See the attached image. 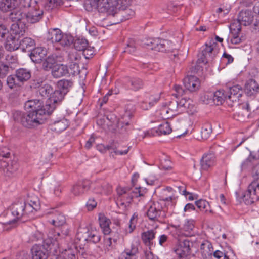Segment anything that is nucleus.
Segmentation results:
<instances>
[{
    "label": "nucleus",
    "instance_id": "17",
    "mask_svg": "<svg viewBox=\"0 0 259 259\" xmlns=\"http://www.w3.org/2000/svg\"><path fill=\"white\" fill-rule=\"evenodd\" d=\"M215 163V156L213 152H210L205 153L201 160V166L203 170H207L214 165Z\"/></svg>",
    "mask_w": 259,
    "mask_h": 259
},
{
    "label": "nucleus",
    "instance_id": "9",
    "mask_svg": "<svg viewBox=\"0 0 259 259\" xmlns=\"http://www.w3.org/2000/svg\"><path fill=\"white\" fill-rule=\"evenodd\" d=\"M33 3L34 5H32L28 12L26 13L27 22L30 23L38 22L42 18L44 14L38 1H34Z\"/></svg>",
    "mask_w": 259,
    "mask_h": 259
},
{
    "label": "nucleus",
    "instance_id": "34",
    "mask_svg": "<svg viewBox=\"0 0 259 259\" xmlns=\"http://www.w3.org/2000/svg\"><path fill=\"white\" fill-rule=\"evenodd\" d=\"M73 82L71 79H61L57 82V85L58 89L66 94L72 87Z\"/></svg>",
    "mask_w": 259,
    "mask_h": 259
},
{
    "label": "nucleus",
    "instance_id": "33",
    "mask_svg": "<svg viewBox=\"0 0 259 259\" xmlns=\"http://www.w3.org/2000/svg\"><path fill=\"white\" fill-rule=\"evenodd\" d=\"M9 18L14 22H26V13H23L20 10H14L9 15Z\"/></svg>",
    "mask_w": 259,
    "mask_h": 259
},
{
    "label": "nucleus",
    "instance_id": "11",
    "mask_svg": "<svg viewBox=\"0 0 259 259\" xmlns=\"http://www.w3.org/2000/svg\"><path fill=\"white\" fill-rule=\"evenodd\" d=\"M161 115L165 118H169L180 113L178 101L173 100L168 104L164 103L160 110Z\"/></svg>",
    "mask_w": 259,
    "mask_h": 259
},
{
    "label": "nucleus",
    "instance_id": "55",
    "mask_svg": "<svg viewBox=\"0 0 259 259\" xmlns=\"http://www.w3.org/2000/svg\"><path fill=\"white\" fill-rule=\"evenodd\" d=\"M190 102L191 100L190 99L186 100L185 98H182L178 101L180 112H183L187 108H190V106H191Z\"/></svg>",
    "mask_w": 259,
    "mask_h": 259
},
{
    "label": "nucleus",
    "instance_id": "21",
    "mask_svg": "<svg viewBox=\"0 0 259 259\" xmlns=\"http://www.w3.org/2000/svg\"><path fill=\"white\" fill-rule=\"evenodd\" d=\"M32 259H47V250L42 245H35L31 250Z\"/></svg>",
    "mask_w": 259,
    "mask_h": 259
},
{
    "label": "nucleus",
    "instance_id": "23",
    "mask_svg": "<svg viewBox=\"0 0 259 259\" xmlns=\"http://www.w3.org/2000/svg\"><path fill=\"white\" fill-rule=\"evenodd\" d=\"M68 73V67L62 64H57L51 70V74L55 78H59Z\"/></svg>",
    "mask_w": 259,
    "mask_h": 259
},
{
    "label": "nucleus",
    "instance_id": "7",
    "mask_svg": "<svg viewBox=\"0 0 259 259\" xmlns=\"http://www.w3.org/2000/svg\"><path fill=\"white\" fill-rule=\"evenodd\" d=\"M145 192V190L140 187L131 189L123 196L117 198V204L123 209L125 208L129 205L134 197L143 196Z\"/></svg>",
    "mask_w": 259,
    "mask_h": 259
},
{
    "label": "nucleus",
    "instance_id": "30",
    "mask_svg": "<svg viewBox=\"0 0 259 259\" xmlns=\"http://www.w3.org/2000/svg\"><path fill=\"white\" fill-rule=\"evenodd\" d=\"M88 45V42L87 40L83 38H77L74 41L75 49L77 51H82L85 58H87L86 55H89L87 52L89 51Z\"/></svg>",
    "mask_w": 259,
    "mask_h": 259
},
{
    "label": "nucleus",
    "instance_id": "13",
    "mask_svg": "<svg viewBox=\"0 0 259 259\" xmlns=\"http://www.w3.org/2000/svg\"><path fill=\"white\" fill-rule=\"evenodd\" d=\"M253 21V16L250 11L242 10L240 12L238 16V22L235 24V27H240L241 25L247 26L250 25Z\"/></svg>",
    "mask_w": 259,
    "mask_h": 259
},
{
    "label": "nucleus",
    "instance_id": "51",
    "mask_svg": "<svg viewBox=\"0 0 259 259\" xmlns=\"http://www.w3.org/2000/svg\"><path fill=\"white\" fill-rule=\"evenodd\" d=\"M160 166L162 169L170 170L171 169V163L169 158L167 156L163 155L160 159Z\"/></svg>",
    "mask_w": 259,
    "mask_h": 259
},
{
    "label": "nucleus",
    "instance_id": "8",
    "mask_svg": "<svg viewBox=\"0 0 259 259\" xmlns=\"http://www.w3.org/2000/svg\"><path fill=\"white\" fill-rule=\"evenodd\" d=\"M217 44L210 43V45L206 44L205 48L202 51L201 56L197 60V63H204L212 61L217 55L219 53V49L216 48Z\"/></svg>",
    "mask_w": 259,
    "mask_h": 259
},
{
    "label": "nucleus",
    "instance_id": "56",
    "mask_svg": "<svg viewBox=\"0 0 259 259\" xmlns=\"http://www.w3.org/2000/svg\"><path fill=\"white\" fill-rule=\"evenodd\" d=\"M89 234L88 241L92 242L94 243H97L100 241L101 236L96 230H91L89 231Z\"/></svg>",
    "mask_w": 259,
    "mask_h": 259
},
{
    "label": "nucleus",
    "instance_id": "24",
    "mask_svg": "<svg viewBox=\"0 0 259 259\" xmlns=\"http://www.w3.org/2000/svg\"><path fill=\"white\" fill-rule=\"evenodd\" d=\"M15 76L20 83L23 84L31 78V72L28 69L21 68L15 71Z\"/></svg>",
    "mask_w": 259,
    "mask_h": 259
},
{
    "label": "nucleus",
    "instance_id": "62",
    "mask_svg": "<svg viewBox=\"0 0 259 259\" xmlns=\"http://www.w3.org/2000/svg\"><path fill=\"white\" fill-rule=\"evenodd\" d=\"M174 89L176 92L175 94L173 95L175 96L177 98L181 97L186 94V91L184 90L181 85L175 84L174 87Z\"/></svg>",
    "mask_w": 259,
    "mask_h": 259
},
{
    "label": "nucleus",
    "instance_id": "4",
    "mask_svg": "<svg viewBox=\"0 0 259 259\" xmlns=\"http://www.w3.org/2000/svg\"><path fill=\"white\" fill-rule=\"evenodd\" d=\"M175 198L174 197L163 198L160 200V202H153L150 203L149 207L147 212L148 218L152 221H159V219L164 217V211L163 210L162 204L164 202H170L171 205L172 206L175 203Z\"/></svg>",
    "mask_w": 259,
    "mask_h": 259
},
{
    "label": "nucleus",
    "instance_id": "46",
    "mask_svg": "<svg viewBox=\"0 0 259 259\" xmlns=\"http://www.w3.org/2000/svg\"><path fill=\"white\" fill-rule=\"evenodd\" d=\"M61 229H56L54 231V237H55V239H57V237H61L62 238H64L69 234V229L68 227L65 224L63 226H60Z\"/></svg>",
    "mask_w": 259,
    "mask_h": 259
},
{
    "label": "nucleus",
    "instance_id": "42",
    "mask_svg": "<svg viewBox=\"0 0 259 259\" xmlns=\"http://www.w3.org/2000/svg\"><path fill=\"white\" fill-rule=\"evenodd\" d=\"M65 95V94H64L63 92L58 89V90L53 92V93L50 97V102L54 104L60 103L63 100Z\"/></svg>",
    "mask_w": 259,
    "mask_h": 259
},
{
    "label": "nucleus",
    "instance_id": "44",
    "mask_svg": "<svg viewBox=\"0 0 259 259\" xmlns=\"http://www.w3.org/2000/svg\"><path fill=\"white\" fill-rule=\"evenodd\" d=\"M134 111L135 108L132 104H128L126 106L124 113L122 115V118L125 122V124L126 126H128L130 125L129 122L127 121V119H130L132 118Z\"/></svg>",
    "mask_w": 259,
    "mask_h": 259
},
{
    "label": "nucleus",
    "instance_id": "59",
    "mask_svg": "<svg viewBox=\"0 0 259 259\" xmlns=\"http://www.w3.org/2000/svg\"><path fill=\"white\" fill-rule=\"evenodd\" d=\"M252 175L253 180L251 182L258 184L259 187V164L253 167Z\"/></svg>",
    "mask_w": 259,
    "mask_h": 259
},
{
    "label": "nucleus",
    "instance_id": "5",
    "mask_svg": "<svg viewBox=\"0 0 259 259\" xmlns=\"http://www.w3.org/2000/svg\"><path fill=\"white\" fill-rule=\"evenodd\" d=\"M236 195L240 202L243 201L246 205H250L259 200L258 184L255 182H251L245 192L241 194L236 192Z\"/></svg>",
    "mask_w": 259,
    "mask_h": 259
},
{
    "label": "nucleus",
    "instance_id": "45",
    "mask_svg": "<svg viewBox=\"0 0 259 259\" xmlns=\"http://www.w3.org/2000/svg\"><path fill=\"white\" fill-rule=\"evenodd\" d=\"M159 100L158 97L150 96L149 100H146L141 103V108L143 110H148L152 107L155 103H156Z\"/></svg>",
    "mask_w": 259,
    "mask_h": 259
},
{
    "label": "nucleus",
    "instance_id": "40",
    "mask_svg": "<svg viewBox=\"0 0 259 259\" xmlns=\"http://www.w3.org/2000/svg\"><path fill=\"white\" fill-rule=\"evenodd\" d=\"M20 48L23 52H26L28 49L30 50L35 45V41L30 37H25L21 41H19Z\"/></svg>",
    "mask_w": 259,
    "mask_h": 259
},
{
    "label": "nucleus",
    "instance_id": "53",
    "mask_svg": "<svg viewBox=\"0 0 259 259\" xmlns=\"http://www.w3.org/2000/svg\"><path fill=\"white\" fill-rule=\"evenodd\" d=\"M62 3V0H48L44 5L45 9L51 11Z\"/></svg>",
    "mask_w": 259,
    "mask_h": 259
},
{
    "label": "nucleus",
    "instance_id": "47",
    "mask_svg": "<svg viewBox=\"0 0 259 259\" xmlns=\"http://www.w3.org/2000/svg\"><path fill=\"white\" fill-rule=\"evenodd\" d=\"M53 89L52 86L49 84L45 83L39 89L40 95L44 97H50L53 93Z\"/></svg>",
    "mask_w": 259,
    "mask_h": 259
},
{
    "label": "nucleus",
    "instance_id": "6",
    "mask_svg": "<svg viewBox=\"0 0 259 259\" xmlns=\"http://www.w3.org/2000/svg\"><path fill=\"white\" fill-rule=\"evenodd\" d=\"M47 39L52 43H57L62 47L70 46L73 42V37L68 34H63L57 28L50 29L47 34Z\"/></svg>",
    "mask_w": 259,
    "mask_h": 259
},
{
    "label": "nucleus",
    "instance_id": "52",
    "mask_svg": "<svg viewBox=\"0 0 259 259\" xmlns=\"http://www.w3.org/2000/svg\"><path fill=\"white\" fill-rule=\"evenodd\" d=\"M212 133V127L210 124L206 123L202 127L201 136L203 139H207Z\"/></svg>",
    "mask_w": 259,
    "mask_h": 259
},
{
    "label": "nucleus",
    "instance_id": "14",
    "mask_svg": "<svg viewBox=\"0 0 259 259\" xmlns=\"http://www.w3.org/2000/svg\"><path fill=\"white\" fill-rule=\"evenodd\" d=\"M25 109L27 112H34L35 113H39L40 111L47 114L46 109L43 108L42 102L39 100H31L27 101L24 105ZM49 112L47 111V113Z\"/></svg>",
    "mask_w": 259,
    "mask_h": 259
},
{
    "label": "nucleus",
    "instance_id": "31",
    "mask_svg": "<svg viewBox=\"0 0 259 259\" xmlns=\"http://www.w3.org/2000/svg\"><path fill=\"white\" fill-rule=\"evenodd\" d=\"M98 220L103 233L105 235L109 234L111 232V229L109 227L110 224L111 223L110 219L105 217L104 214L100 213Z\"/></svg>",
    "mask_w": 259,
    "mask_h": 259
},
{
    "label": "nucleus",
    "instance_id": "64",
    "mask_svg": "<svg viewBox=\"0 0 259 259\" xmlns=\"http://www.w3.org/2000/svg\"><path fill=\"white\" fill-rule=\"evenodd\" d=\"M157 38H149L146 40V41L144 44V46L147 47L148 49L154 50V47H155L156 44L155 41Z\"/></svg>",
    "mask_w": 259,
    "mask_h": 259
},
{
    "label": "nucleus",
    "instance_id": "37",
    "mask_svg": "<svg viewBox=\"0 0 259 259\" xmlns=\"http://www.w3.org/2000/svg\"><path fill=\"white\" fill-rule=\"evenodd\" d=\"M18 5L17 0H1L0 9L3 12H7L14 9Z\"/></svg>",
    "mask_w": 259,
    "mask_h": 259
},
{
    "label": "nucleus",
    "instance_id": "3",
    "mask_svg": "<svg viewBox=\"0 0 259 259\" xmlns=\"http://www.w3.org/2000/svg\"><path fill=\"white\" fill-rule=\"evenodd\" d=\"M13 117L16 122L21 123L24 127L32 128L44 123L46 119V115L41 111L37 113L15 111L13 113Z\"/></svg>",
    "mask_w": 259,
    "mask_h": 259
},
{
    "label": "nucleus",
    "instance_id": "50",
    "mask_svg": "<svg viewBox=\"0 0 259 259\" xmlns=\"http://www.w3.org/2000/svg\"><path fill=\"white\" fill-rule=\"evenodd\" d=\"M7 84L11 89H13L19 86L20 83L17 80L15 75H10L7 78Z\"/></svg>",
    "mask_w": 259,
    "mask_h": 259
},
{
    "label": "nucleus",
    "instance_id": "22",
    "mask_svg": "<svg viewBox=\"0 0 259 259\" xmlns=\"http://www.w3.org/2000/svg\"><path fill=\"white\" fill-rule=\"evenodd\" d=\"M245 92L248 96H254L259 92V84L253 79L248 80L245 85Z\"/></svg>",
    "mask_w": 259,
    "mask_h": 259
},
{
    "label": "nucleus",
    "instance_id": "35",
    "mask_svg": "<svg viewBox=\"0 0 259 259\" xmlns=\"http://www.w3.org/2000/svg\"><path fill=\"white\" fill-rule=\"evenodd\" d=\"M105 150H112L116 155H123L126 154L130 149V147H128L124 150H119L117 149L119 147L118 143L116 141H113L106 146H103Z\"/></svg>",
    "mask_w": 259,
    "mask_h": 259
},
{
    "label": "nucleus",
    "instance_id": "43",
    "mask_svg": "<svg viewBox=\"0 0 259 259\" xmlns=\"http://www.w3.org/2000/svg\"><path fill=\"white\" fill-rule=\"evenodd\" d=\"M225 100H228V98L223 90H218L213 94V100L216 105L222 104Z\"/></svg>",
    "mask_w": 259,
    "mask_h": 259
},
{
    "label": "nucleus",
    "instance_id": "27",
    "mask_svg": "<svg viewBox=\"0 0 259 259\" xmlns=\"http://www.w3.org/2000/svg\"><path fill=\"white\" fill-rule=\"evenodd\" d=\"M9 155L10 153L9 152H7L5 154L1 153L0 152V168L4 169L6 168L8 171H9L10 173L12 174L17 170L18 165L16 162H15L11 165H9L8 164L7 162L3 160L4 158H7L9 156Z\"/></svg>",
    "mask_w": 259,
    "mask_h": 259
},
{
    "label": "nucleus",
    "instance_id": "19",
    "mask_svg": "<svg viewBox=\"0 0 259 259\" xmlns=\"http://www.w3.org/2000/svg\"><path fill=\"white\" fill-rule=\"evenodd\" d=\"M26 23L24 22H14L11 26L10 35H15V36L18 35V38L22 36L25 33L26 26Z\"/></svg>",
    "mask_w": 259,
    "mask_h": 259
},
{
    "label": "nucleus",
    "instance_id": "25",
    "mask_svg": "<svg viewBox=\"0 0 259 259\" xmlns=\"http://www.w3.org/2000/svg\"><path fill=\"white\" fill-rule=\"evenodd\" d=\"M138 253V247L134 244H132L130 247L125 248L121 253L119 259H137Z\"/></svg>",
    "mask_w": 259,
    "mask_h": 259
},
{
    "label": "nucleus",
    "instance_id": "57",
    "mask_svg": "<svg viewBox=\"0 0 259 259\" xmlns=\"http://www.w3.org/2000/svg\"><path fill=\"white\" fill-rule=\"evenodd\" d=\"M138 44L134 39H130L128 41L125 52L130 53L134 52L137 48Z\"/></svg>",
    "mask_w": 259,
    "mask_h": 259
},
{
    "label": "nucleus",
    "instance_id": "36",
    "mask_svg": "<svg viewBox=\"0 0 259 259\" xmlns=\"http://www.w3.org/2000/svg\"><path fill=\"white\" fill-rule=\"evenodd\" d=\"M57 57L55 55L49 56L42 62V68L46 71L52 70L57 64Z\"/></svg>",
    "mask_w": 259,
    "mask_h": 259
},
{
    "label": "nucleus",
    "instance_id": "15",
    "mask_svg": "<svg viewBox=\"0 0 259 259\" xmlns=\"http://www.w3.org/2000/svg\"><path fill=\"white\" fill-rule=\"evenodd\" d=\"M183 82L186 89L190 92L197 91L200 85L198 78L193 75L185 77L184 79Z\"/></svg>",
    "mask_w": 259,
    "mask_h": 259
},
{
    "label": "nucleus",
    "instance_id": "38",
    "mask_svg": "<svg viewBox=\"0 0 259 259\" xmlns=\"http://www.w3.org/2000/svg\"><path fill=\"white\" fill-rule=\"evenodd\" d=\"M68 126V121L66 119L55 121L51 125V130L57 133L65 130Z\"/></svg>",
    "mask_w": 259,
    "mask_h": 259
},
{
    "label": "nucleus",
    "instance_id": "39",
    "mask_svg": "<svg viewBox=\"0 0 259 259\" xmlns=\"http://www.w3.org/2000/svg\"><path fill=\"white\" fill-rule=\"evenodd\" d=\"M241 27H235L234 24L231 25V31L233 34V37L231 38V42L234 44H238L241 42V38L239 37L240 32L241 31Z\"/></svg>",
    "mask_w": 259,
    "mask_h": 259
},
{
    "label": "nucleus",
    "instance_id": "18",
    "mask_svg": "<svg viewBox=\"0 0 259 259\" xmlns=\"http://www.w3.org/2000/svg\"><path fill=\"white\" fill-rule=\"evenodd\" d=\"M47 54V51L46 49L42 47H37L32 50L30 57L33 62L38 63L42 61Z\"/></svg>",
    "mask_w": 259,
    "mask_h": 259
},
{
    "label": "nucleus",
    "instance_id": "10",
    "mask_svg": "<svg viewBox=\"0 0 259 259\" xmlns=\"http://www.w3.org/2000/svg\"><path fill=\"white\" fill-rule=\"evenodd\" d=\"M48 222L56 227H60L66 223L65 216L56 209H52L46 213Z\"/></svg>",
    "mask_w": 259,
    "mask_h": 259
},
{
    "label": "nucleus",
    "instance_id": "41",
    "mask_svg": "<svg viewBox=\"0 0 259 259\" xmlns=\"http://www.w3.org/2000/svg\"><path fill=\"white\" fill-rule=\"evenodd\" d=\"M77 250L75 248L65 249L60 255L59 259H77L76 255Z\"/></svg>",
    "mask_w": 259,
    "mask_h": 259
},
{
    "label": "nucleus",
    "instance_id": "60",
    "mask_svg": "<svg viewBox=\"0 0 259 259\" xmlns=\"http://www.w3.org/2000/svg\"><path fill=\"white\" fill-rule=\"evenodd\" d=\"M89 231L86 232H78L76 234V239L82 242L88 241Z\"/></svg>",
    "mask_w": 259,
    "mask_h": 259
},
{
    "label": "nucleus",
    "instance_id": "20",
    "mask_svg": "<svg viewBox=\"0 0 259 259\" xmlns=\"http://www.w3.org/2000/svg\"><path fill=\"white\" fill-rule=\"evenodd\" d=\"M91 183L88 180H84L73 186L71 192L75 196L84 193L90 188Z\"/></svg>",
    "mask_w": 259,
    "mask_h": 259
},
{
    "label": "nucleus",
    "instance_id": "2",
    "mask_svg": "<svg viewBox=\"0 0 259 259\" xmlns=\"http://www.w3.org/2000/svg\"><path fill=\"white\" fill-rule=\"evenodd\" d=\"M40 209V203L37 197L32 198L27 202H17L12 204L11 207V213L14 217L9 223H14L18 220L23 222L33 218L36 212Z\"/></svg>",
    "mask_w": 259,
    "mask_h": 259
},
{
    "label": "nucleus",
    "instance_id": "16",
    "mask_svg": "<svg viewBox=\"0 0 259 259\" xmlns=\"http://www.w3.org/2000/svg\"><path fill=\"white\" fill-rule=\"evenodd\" d=\"M243 93L242 87L236 84L229 88L227 93V98L230 101L234 102L239 100Z\"/></svg>",
    "mask_w": 259,
    "mask_h": 259
},
{
    "label": "nucleus",
    "instance_id": "58",
    "mask_svg": "<svg viewBox=\"0 0 259 259\" xmlns=\"http://www.w3.org/2000/svg\"><path fill=\"white\" fill-rule=\"evenodd\" d=\"M9 66L3 63H0V78H5L9 73Z\"/></svg>",
    "mask_w": 259,
    "mask_h": 259
},
{
    "label": "nucleus",
    "instance_id": "1",
    "mask_svg": "<svg viewBox=\"0 0 259 259\" xmlns=\"http://www.w3.org/2000/svg\"><path fill=\"white\" fill-rule=\"evenodd\" d=\"M130 4L131 1L126 0H98V10L112 19V24H116L134 15V11L130 7Z\"/></svg>",
    "mask_w": 259,
    "mask_h": 259
},
{
    "label": "nucleus",
    "instance_id": "32",
    "mask_svg": "<svg viewBox=\"0 0 259 259\" xmlns=\"http://www.w3.org/2000/svg\"><path fill=\"white\" fill-rule=\"evenodd\" d=\"M156 232L153 230H148L142 233L141 238L144 244L149 248L153 245V240L155 237Z\"/></svg>",
    "mask_w": 259,
    "mask_h": 259
},
{
    "label": "nucleus",
    "instance_id": "49",
    "mask_svg": "<svg viewBox=\"0 0 259 259\" xmlns=\"http://www.w3.org/2000/svg\"><path fill=\"white\" fill-rule=\"evenodd\" d=\"M129 83L131 84V89L134 91H137L141 89L143 86L142 80L139 78H131L129 81Z\"/></svg>",
    "mask_w": 259,
    "mask_h": 259
},
{
    "label": "nucleus",
    "instance_id": "12",
    "mask_svg": "<svg viewBox=\"0 0 259 259\" xmlns=\"http://www.w3.org/2000/svg\"><path fill=\"white\" fill-rule=\"evenodd\" d=\"M190 249L189 241L187 239H179L174 251L180 257V259H185L184 257L189 253Z\"/></svg>",
    "mask_w": 259,
    "mask_h": 259
},
{
    "label": "nucleus",
    "instance_id": "28",
    "mask_svg": "<svg viewBox=\"0 0 259 259\" xmlns=\"http://www.w3.org/2000/svg\"><path fill=\"white\" fill-rule=\"evenodd\" d=\"M172 131L171 128L167 122L161 124L158 127V130H151L147 131L146 136H151L155 135V133H159V134L167 135L170 134Z\"/></svg>",
    "mask_w": 259,
    "mask_h": 259
},
{
    "label": "nucleus",
    "instance_id": "29",
    "mask_svg": "<svg viewBox=\"0 0 259 259\" xmlns=\"http://www.w3.org/2000/svg\"><path fill=\"white\" fill-rule=\"evenodd\" d=\"M155 42L156 45L154 47V50L161 52L171 51V44L167 40L157 38Z\"/></svg>",
    "mask_w": 259,
    "mask_h": 259
},
{
    "label": "nucleus",
    "instance_id": "61",
    "mask_svg": "<svg viewBox=\"0 0 259 259\" xmlns=\"http://www.w3.org/2000/svg\"><path fill=\"white\" fill-rule=\"evenodd\" d=\"M38 0H19V5L21 8L29 9L32 5H34L33 2Z\"/></svg>",
    "mask_w": 259,
    "mask_h": 259
},
{
    "label": "nucleus",
    "instance_id": "63",
    "mask_svg": "<svg viewBox=\"0 0 259 259\" xmlns=\"http://www.w3.org/2000/svg\"><path fill=\"white\" fill-rule=\"evenodd\" d=\"M137 223V217H135V214L131 218L128 228L126 229V231L130 233H131L135 229L136 225Z\"/></svg>",
    "mask_w": 259,
    "mask_h": 259
},
{
    "label": "nucleus",
    "instance_id": "48",
    "mask_svg": "<svg viewBox=\"0 0 259 259\" xmlns=\"http://www.w3.org/2000/svg\"><path fill=\"white\" fill-rule=\"evenodd\" d=\"M194 227V221L192 220L187 221L184 224L183 230L185 232V236H190L191 235V231Z\"/></svg>",
    "mask_w": 259,
    "mask_h": 259
},
{
    "label": "nucleus",
    "instance_id": "54",
    "mask_svg": "<svg viewBox=\"0 0 259 259\" xmlns=\"http://www.w3.org/2000/svg\"><path fill=\"white\" fill-rule=\"evenodd\" d=\"M197 208L201 211L207 212L209 210V204L208 202L204 200H199L195 202Z\"/></svg>",
    "mask_w": 259,
    "mask_h": 259
},
{
    "label": "nucleus",
    "instance_id": "26",
    "mask_svg": "<svg viewBox=\"0 0 259 259\" xmlns=\"http://www.w3.org/2000/svg\"><path fill=\"white\" fill-rule=\"evenodd\" d=\"M20 48L19 38L12 35H10L7 38L5 43V48L10 52L14 51Z\"/></svg>",
    "mask_w": 259,
    "mask_h": 259
}]
</instances>
